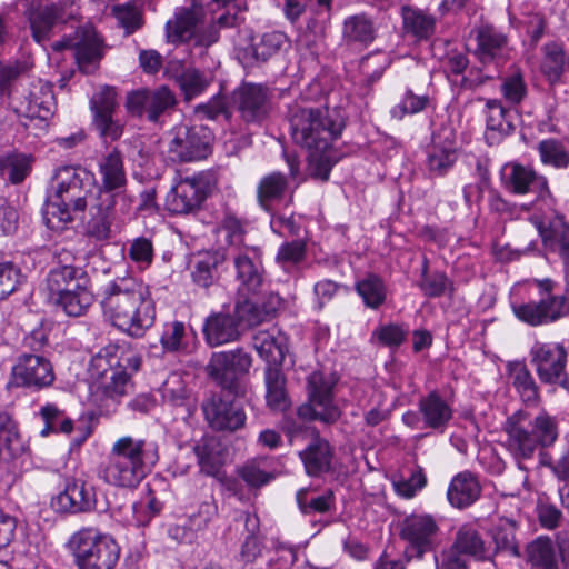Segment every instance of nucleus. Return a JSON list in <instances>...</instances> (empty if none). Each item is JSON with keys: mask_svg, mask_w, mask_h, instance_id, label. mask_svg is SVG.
<instances>
[{"mask_svg": "<svg viewBox=\"0 0 569 569\" xmlns=\"http://www.w3.org/2000/svg\"><path fill=\"white\" fill-rule=\"evenodd\" d=\"M51 48L53 51L72 49L77 63L84 73H92L102 58L101 40L91 24L78 29L74 38L53 42Z\"/></svg>", "mask_w": 569, "mask_h": 569, "instance_id": "16", "label": "nucleus"}, {"mask_svg": "<svg viewBox=\"0 0 569 569\" xmlns=\"http://www.w3.org/2000/svg\"><path fill=\"white\" fill-rule=\"evenodd\" d=\"M480 491L481 488L476 477L470 472H461L451 480L447 496L453 507L463 509L479 498Z\"/></svg>", "mask_w": 569, "mask_h": 569, "instance_id": "33", "label": "nucleus"}, {"mask_svg": "<svg viewBox=\"0 0 569 569\" xmlns=\"http://www.w3.org/2000/svg\"><path fill=\"white\" fill-rule=\"evenodd\" d=\"M269 90L254 83H242L232 93V102L247 123H261L271 108Z\"/></svg>", "mask_w": 569, "mask_h": 569, "instance_id": "19", "label": "nucleus"}, {"mask_svg": "<svg viewBox=\"0 0 569 569\" xmlns=\"http://www.w3.org/2000/svg\"><path fill=\"white\" fill-rule=\"evenodd\" d=\"M29 22L32 38L44 44L50 39L54 26L61 22V14L54 6L38 7L30 12Z\"/></svg>", "mask_w": 569, "mask_h": 569, "instance_id": "41", "label": "nucleus"}, {"mask_svg": "<svg viewBox=\"0 0 569 569\" xmlns=\"http://www.w3.org/2000/svg\"><path fill=\"white\" fill-rule=\"evenodd\" d=\"M41 416L44 421V428L40 431L46 437L51 432L70 433L73 428L71 419L63 417L59 409L53 405H47L41 409Z\"/></svg>", "mask_w": 569, "mask_h": 569, "instance_id": "54", "label": "nucleus"}, {"mask_svg": "<svg viewBox=\"0 0 569 569\" xmlns=\"http://www.w3.org/2000/svg\"><path fill=\"white\" fill-rule=\"evenodd\" d=\"M98 171L101 178L100 189L106 193L117 191L111 197L114 200V197L120 196V190L127 184V174L121 152L114 148L103 156L99 161Z\"/></svg>", "mask_w": 569, "mask_h": 569, "instance_id": "25", "label": "nucleus"}, {"mask_svg": "<svg viewBox=\"0 0 569 569\" xmlns=\"http://www.w3.org/2000/svg\"><path fill=\"white\" fill-rule=\"evenodd\" d=\"M111 323L140 338L153 325L156 307L149 287L133 277H117L103 286L100 300Z\"/></svg>", "mask_w": 569, "mask_h": 569, "instance_id": "1", "label": "nucleus"}, {"mask_svg": "<svg viewBox=\"0 0 569 569\" xmlns=\"http://www.w3.org/2000/svg\"><path fill=\"white\" fill-rule=\"evenodd\" d=\"M52 506L61 512H87L94 507L93 493L83 482L73 481L53 499Z\"/></svg>", "mask_w": 569, "mask_h": 569, "instance_id": "26", "label": "nucleus"}, {"mask_svg": "<svg viewBox=\"0 0 569 569\" xmlns=\"http://www.w3.org/2000/svg\"><path fill=\"white\" fill-rule=\"evenodd\" d=\"M199 22L198 12L181 8L176 11L173 19L166 23V36L169 42H186L196 36Z\"/></svg>", "mask_w": 569, "mask_h": 569, "instance_id": "36", "label": "nucleus"}, {"mask_svg": "<svg viewBox=\"0 0 569 569\" xmlns=\"http://www.w3.org/2000/svg\"><path fill=\"white\" fill-rule=\"evenodd\" d=\"M257 523V517H247L246 527L251 533L244 539L239 553L240 560L244 563L253 562L261 555V542L253 533Z\"/></svg>", "mask_w": 569, "mask_h": 569, "instance_id": "61", "label": "nucleus"}, {"mask_svg": "<svg viewBox=\"0 0 569 569\" xmlns=\"http://www.w3.org/2000/svg\"><path fill=\"white\" fill-rule=\"evenodd\" d=\"M287 42L288 39L283 32L271 31L260 36L257 41L252 39L249 50L256 61L264 62L278 53Z\"/></svg>", "mask_w": 569, "mask_h": 569, "instance_id": "46", "label": "nucleus"}, {"mask_svg": "<svg viewBox=\"0 0 569 569\" xmlns=\"http://www.w3.org/2000/svg\"><path fill=\"white\" fill-rule=\"evenodd\" d=\"M357 292L363 299L367 307L377 309L380 307L387 297V289L383 280L376 276L369 274L356 286Z\"/></svg>", "mask_w": 569, "mask_h": 569, "instance_id": "48", "label": "nucleus"}, {"mask_svg": "<svg viewBox=\"0 0 569 569\" xmlns=\"http://www.w3.org/2000/svg\"><path fill=\"white\" fill-rule=\"evenodd\" d=\"M527 84L521 72L515 71L502 80L501 93L509 104L521 103L527 97Z\"/></svg>", "mask_w": 569, "mask_h": 569, "instance_id": "57", "label": "nucleus"}, {"mask_svg": "<svg viewBox=\"0 0 569 569\" xmlns=\"http://www.w3.org/2000/svg\"><path fill=\"white\" fill-rule=\"evenodd\" d=\"M440 133L433 137L432 146L428 151V171L437 177L445 176L458 159L457 148L451 132Z\"/></svg>", "mask_w": 569, "mask_h": 569, "instance_id": "23", "label": "nucleus"}, {"mask_svg": "<svg viewBox=\"0 0 569 569\" xmlns=\"http://www.w3.org/2000/svg\"><path fill=\"white\" fill-rule=\"evenodd\" d=\"M251 357L243 349L213 352L206 371L222 389L237 392L239 378L251 367Z\"/></svg>", "mask_w": 569, "mask_h": 569, "instance_id": "11", "label": "nucleus"}, {"mask_svg": "<svg viewBox=\"0 0 569 569\" xmlns=\"http://www.w3.org/2000/svg\"><path fill=\"white\" fill-rule=\"evenodd\" d=\"M78 569H113L120 558V547L107 533L82 528L68 542Z\"/></svg>", "mask_w": 569, "mask_h": 569, "instance_id": "7", "label": "nucleus"}, {"mask_svg": "<svg viewBox=\"0 0 569 569\" xmlns=\"http://www.w3.org/2000/svg\"><path fill=\"white\" fill-rule=\"evenodd\" d=\"M209 193V180L203 173L180 178L166 198L170 212L188 214L198 210Z\"/></svg>", "mask_w": 569, "mask_h": 569, "instance_id": "14", "label": "nucleus"}, {"mask_svg": "<svg viewBox=\"0 0 569 569\" xmlns=\"http://www.w3.org/2000/svg\"><path fill=\"white\" fill-rule=\"evenodd\" d=\"M158 461L154 443L124 436L112 445L107 462L100 470L101 478L120 488H134L146 477L149 467Z\"/></svg>", "mask_w": 569, "mask_h": 569, "instance_id": "3", "label": "nucleus"}, {"mask_svg": "<svg viewBox=\"0 0 569 569\" xmlns=\"http://www.w3.org/2000/svg\"><path fill=\"white\" fill-rule=\"evenodd\" d=\"M529 355L531 365L541 382L566 387L568 382L567 351L562 345L537 341L531 347Z\"/></svg>", "mask_w": 569, "mask_h": 569, "instance_id": "12", "label": "nucleus"}, {"mask_svg": "<svg viewBox=\"0 0 569 569\" xmlns=\"http://www.w3.org/2000/svg\"><path fill=\"white\" fill-rule=\"evenodd\" d=\"M51 192L43 208L48 228L63 230L73 221L74 214L83 212L92 194V178L80 167H63L57 170Z\"/></svg>", "mask_w": 569, "mask_h": 569, "instance_id": "2", "label": "nucleus"}, {"mask_svg": "<svg viewBox=\"0 0 569 569\" xmlns=\"http://www.w3.org/2000/svg\"><path fill=\"white\" fill-rule=\"evenodd\" d=\"M32 158L23 153H10L0 158V177L19 184L31 171Z\"/></svg>", "mask_w": 569, "mask_h": 569, "instance_id": "44", "label": "nucleus"}, {"mask_svg": "<svg viewBox=\"0 0 569 569\" xmlns=\"http://www.w3.org/2000/svg\"><path fill=\"white\" fill-rule=\"evenodd\" d=\"M538 151L542 163L563 169L569 166V151L562 142L556 139H545L539 142Z\"/></svg>", "mask_w": 569, "mask_h": 569, "instance_id": "52", "label": "nucleus"}, {"mask_svg": "<svg viewBox=\"0 0 569 569\" xmlns=\"http://www.w3.org/2000/svg\"><path fill=\"white\" fill-rule=\"evenodd\" d=\"M512 386L527 405H536L539 400L538 386L525 362L515 361L507 366Z\"/></svg>", "mask_w": 569, "mask_h": 569, "instance_id": "39", "label": "nucleus"}, {"mask_svg": "<svg viewBox=\"0 0 569 569\" xmlns=\"http://www.w3.org/2000/svg\"><path fill=\"white\" fill-rule=\"evenodd\" d=\"M335 381L322 372H312L308 378L309 403L298 408V416L308 420H320L332 425L341 416L340 409L333 405L332 389Z\"/></svg>", "mask_w": 569, "mask_h": 569, "instance_id": "9", "label": "nucleus"}, {"mask_svg": "<svg viewBox=\"0 0 569 569\" xmlns=\"http://www.w3.org/2000/svg\"><path fill=\"white\" fill-rule=\"evenodd\" d=\"M438 530V525L430 515L412 513L407 516L400 523V538L408 543L405 550L407 560L412 557L421 558L423 553L431 551Z\"/></svg>", "mask_w": 569, "mask_h": 569, "instance_id": "13", "label": "nucleus"}, {"mask_svg": "<svg viewBox=\"0 0 569 569\" xmlns=\"http://www.w3.org/2000/svg\"><path fill=\"white\" fill-rule=\"evenodd\" d=\"M169 137L168 151L180 162L202 160L211 152L213 137L204 126L180 123L172 128Z\"/></svg>", "mask_w": 569, "mask_h": 569, "instance_id": "8", "label": "nucleus"}, {"mask_svg": "<svg viewBox=\"0 0 569 569\" xmlns=\"http://www.w3.org/2000/svg\"><path fill=\"white\" fill-rule=\"evenodd\" d=\"M408 330L400 325L389 323L377 328L372 337L387 347H399L406 339Z\"/></svg>", "mask_w": 569, "mask_h": 569, "instance_id": "63", "label": "nucleus"}, {"mask_svg": "<svg viewBox=\"0 0 569 569\" xmlns=\"http://www.w3.org/2000/svg\"><path fill=\"white\" fill-rule=\"evenodd\" d=\"M527 560L536 569H558L557 555L549 538L539 537L527 546Z\"/></svg>", "mask_w": 569, "mask_h": 569, "instance_id": "43", "label": "nucleus"}, {"mask_svg": "<svg viewBox=\"0 0 569 569\" xmlns=\"http://www.w3.org/2000/svg\"><path fill=\"white\" fill-rule=\"evenodd\" d=\"M403 28L418 39L429 38L435 30V19L420 10L403 7L401 11Z\"/></svg>", "mask_w": 569, "mask_h": 569, "instance_id": "47", "label": "nucleus"}, {"mask_svg": "<svg viewBox=\"0 0 569 569\" xmlns=\"http://www.w3.org/2000/svg\"><path fill=\"white\" fill-rule=\"evenodd\" d=\"M204 419L216 431L236 432L246 425L247 415L243 408L221 393H210L201 403Z\"/></svg>", "mask_w": 569, "mask_h": 569, "instance_id": "15", "label": "nucleus"}, {"mask_svg": "<svg viewBox=\"0 0 569 569\" xmlns=\"http://www.w3.org/2000/svg\"><path fill=\"white\" fill-rule=\"evenodd\" d=\"M533 223L541 237L543 246L557 252L566 269L569 270V224L560 218L551 220L535 219Z\"/></svg>", "mask_w": 569, "mask_h": 569, "instance_id": "22", "label": "nucleus"}, {"mask_svg": "<svg viewBox=\"0 0 569 569\" xmlns=\"http://www.w3.org/2000/svg\"><path fill=\"white\" fill-rule=\"evenodd\" d=\"M162 399L176 407L184 406L188 400V391L182 378L178 373H171L160 388Z\"/></svg>", "mask_w": 569, "mask_h": 569, "instance_id": "56", "label": "nucleus"}, {"mask_svg": "<svg viewBox=\"0 0 569 569\" xmlns=\"http://www.w3.org/2000/svg\"><path fill=\"white\" fill-rule=\"evenodd\" d=\"M113 204L114 200L112 198H102L99 203L90 208L89 219L84 224L87 236L97 241L110 238L111 224L114 219Z\"/></svg>", "mask_w": 569, "mask_h": 569, "instance_id": "27", "label": "nucleus"}, {"mask_svg": "<svg viewBox=\"0 0 569 569\" xmlns=\"http://www.w3.org/2000/svg\"><path fill=\"white\" fill-rule=\"evenodd\" d=\"M306 258V243L302 240H292L280 246L276 261L286 271H291Z\"/></svg>", "mask_w": 569, "mask_h": 569, "instance_id": "53", "label": "nucleus"}, {"mask_svg": "<svg viewBox=\"0 0 569 569\" xmlns=\"http://www.w3.org/2000/svg\"><path fill=\"white\" fill-rule=\"evenodd\" d=\"M112 13L126 34L136 32L143 24L142 7L136 1L112 7Z\"/></svg>", "mask_w": 569, "mask_h": 569, "instance_id": "49", "label": "nucleus"}, {"mask_svg": "<svg viewBox=\"0 0 569 569\" xmlns=\"http://www.w3.org/2000/svg\"><path fill=\"white\" fill-rule=\"evenodd\" d=\"M293 142L307 150L327 151L345 128V119L337 110L293 104L288 111Z\"/></svg>", "mask_w": 569, "mask_h": 569, "instance_id": "4", "label": "nucleus"}, {"mask_svg": "<svg viewBox=\"0 0 569 569\" xmlns=\"http://www.w3.org/2000/svg\"><path fill=\"white\" fill-rule=\"evenodd\" d=\"M393 489L402 498L410 499L427 485V478L421 467H416L408 478H399L392 481Z\"/></svg>", "mask_w": 569, "mask_h": 569, "instance_id": "55", "label": "nucleus"}, {"mask_svg": "<svg viewBox=\"0 0 569 569\" xmlns=\"http://www.w3.org/2000/svg\"><path fill=\"white\" fill-rule=\"evenodd\" d=\"M287 188L288 181L280 172H272L263 177L257 188L259 204L266 211H271L272 203L283 198Z\"/></svg>", "mask_w": 569, "mask_h": 569, "instance_id": "42", "label": "nucleus"}, {"mask_svg": "<svg viewBox=\"0 0 569 569\" xmlns=\"http://www.w3.org/2000/svg\"><path fill=\"white\" fill-rule=\"evenodd\" d=\"M264 383L268 407L274 411H284L289 407V399L286 390V378L279 366H267Z\"/></svg>", "mask_w": 569, "mask_h": 569, "instance_id": "37", "label": "nucleus"}, {"mask_svg": "<svg viewBox=\"0 0 569 569\" xmlns=\"http://www.w3.org/2000/svg\"><path fill=\"white\" fill-rule=\"evenodd\" d=\"M477 47L475 56L481 63H490L503 56L507 47V36L490 24H483L472 31Z\"/></svg>", "mask_w": 569, "mask_h": 569, "instance_id": "24", "label": "nucleus"}, {"mask_svg": "<svg viewBox=\"0 0 569 569\" xmlns=\"http://www.w3.org/2000/svg\"><path fill=\"white\" fill-rule=\"evenodd\" d=\"M116 97L117 93L111 87H103L96 92L90 100L93 119L113 114L117 107Z\"/></svg>", "mask_w": 569, "mask_h": 569, "instance_id": "59", "label": "nucleus"}, {"mask_svg": "<svg viewBox=\"0 0 569 569\" xmlns=\"http://www.w3.org/2000/svg\"><path fill=\"white\" fill-rule=\"evenodd\" d=\"M507 448L517 459H530L539 447H549L558 438V426L553 417L540 412L533 421L518 411L506 422Z\"/></svg>", "mask_w": 569, "mask_h": 569, "instance_id": "5", "label": "nucleus"}, {"mask_svg": "<svg viewBox=\"0 0 569 569\" xmlns=\"http://www.w3.org/2000/svg\"><path fill=\"white\" fill-rule=\"evenodd\" d=\"M451 551L460 557L466 555L478 561L491 560L493 551L487 547L481 535L470 526H462L457 535Z\"/></svg>", "mask_w": 569, "mask_h": 569, "instance_id": "29", "label": "nucleus"}, {"mask_svg": "<svg viewBox=\"0 0 569 569\" xmlns=\"http://www.w3.org/2000/svg\"><path fill=\"white\" fill-rule=\"evenodd\" d=\"M203 333L210 347L237 341L241 335L240 320L237 313H212L204 321Z\"/></svg>", "mask_w": 569, "mask_h": 569, "instance_id": "21", "label": "nucleus"}, {"mask_svg": "<svg viewBox=\"0 0 569 569\" xmlns=\"http://www.w3.org/2000/svg\"><path fill=\"white\" fill-rule=\"evenodd\" d=\"M236 278L240 282L239 289L257 295L263 287V267L253 249L238 250L232 256Z\"/></svg>", "mask_w": 569, "mask_h": 569, "instance_id": "20", "label": "nucleus"}, {"mask_svg": "<svg viewBox=\"0 0 569 569\" xmlns=\"http://www.w3.org/2000/svg\"><path fill=\"white\" fill-rule=\"evenodd\" d=\"M296 499L303 515L325 513L333 505L332 492L328 491L321 496H313L308 488L298 490Z\"/></svg>", "mask_w": 569, "mask_h": 569, "instance_id": "51", "label": "nucleus"}, {"mask_svg": "<svg viewBox=\"0 0 569 569\" xmlns=\"http://www.w3.org/2000/svg\"><path fill=\"white\" fill-rule=\"evenodd\" d=\"M505 176L506 187L513 193L525 194L532 191L548 192L547 180L521 164H510Z\"/></svg>", "mask_w": 569, "mask_h": 569, "instance_id": "32", "label": "nucleus"}, {"mask_svg": "<svg viewBox=\"0 0 569 569\" xmlns=\"http://www.w3.org/2000/svg\"><path fill=\"white\" fill-rule=\"evenodd\" d=\"M176 104V94L167 86L141 89L131 92L127 98L129 112L138 117L146 114L151 122H158L160 117L172 110Z\"/></svg>", "mask_w": 569, "mask_h": 569, "instance_id": "17", "label": "nucleus"}, {"mask_svg": "<svg viewBox=\"0 0 569 569\" xmlns=\"http://www.w3.org/2000/svg\"><path fill=\"white\" fill-rule=\"evenodd\" d=\"M136 371L139 361L134 358L119 355V349L109 346L94 355L90 361L89 375L96 392L110 399L123 396L130 385V375L126 371L128 367Z\"/></svg>", "mask_w": 569, "mask_h": 569, "instance_id": "6", "label": "nucleus"}, {"mask_svg": "<svg viewBox=\"0 0 569 569\" xmlns=\"http://www.w3.org/2000/svg\"><path fill=\"white\" fill-rule=\"evenodd\" d=\"M419 411L425 425L435 430H443L452 418L451 408L437 391L419 400Z\"/></svg>", "mask_w": 569, "mask_h": 569, "instance_id": "31", "label": "nucleus"}, {"mask_svg": "<svg viewBox=\"0 0 569 569\" xmlns=\"http://www.w3.org/2000/svg\"><path fill=\"white\" fill-rule=\"evenodd\" d=\"M200 469L207 476H218L227 459V449L222 442L214 438H203L194 446Z\"/></svg>", "mask_w": 569, "mask_h": 569, "instance_id": "28", "label": "nucleus"}, {"mask_svg": "<svg viewBox=\"0 0 569 569\" xmlns=\"http://www.w3.org/2000/svg\"><path fill=\"white\" fill-rule=\"evenodd\" d=\"M90 284L76 286L74 289L50 300L52 305L60 308L67 316L81 317L93 302V295Z\"/></svg>", "mask_w": 569, "mask_h": 569, "instance_id": "38", "label": "nucleus"}, {"mask_svg": "<svg viewBox=\"0 0 569 569\" xmlns=\"http://www.w3.org/2000/svg\"><path fill=\"white\" fill-rule=\"evenodd\" d=\"M53 258L57 266L48 272L43 287L49 301L74 289L78 284H90L86 270L73 264L76 256L71 250L57 249Z\"/></svg>", "mask_w": 569, "mask_h": 569, "instance_id": "10", "label": "nucleus"}, {"mask_svg": "<svg viewBox=\"0 0 569 569\" xmlns=\"http://www.w3.org/2000/svg\"><path fill=\"white\" fill-rule=\"evenodd\" d=\"M252 343L259 356L263 358L268 365L278 366L283 361L286 338L276 333V330L258 331L252 338Z\"/></svg>", "mask_w": 569, "mask_h": 569, "instance_id": "35", "label": "nucleus"}, {"mask_svg": "<svg viewBox=\"0 0 569 569\" xmlns=\"http://www.w3.org/2000/svg\"><path fill=\"white\" fill-rule=\"evenodd\" d=\"M376 28L371 18L365 13L353 14L345 19L342 39L347 43L368 46L375 40Z\"/></svg>", "mask_w": 569, "mask_h": 569, "instance_id": "40", "label": "nucleus"}, {"mask_svg": "<svg viewBox=\"0 0 569 569\" xmlns=\"http://www.w3.org/2000/svg\"><path fill=\"white\" fill-rule=\"evenodd\" d=\"M11 383L16 387L42 389L54 381L51 362L39 353H21L12 367Z\"/></svg>", "mask_w": 569, "mask_h": 569, "instance_id": "18", "label": "nucleus"}, {"mask_svg": "<svg viewBox=\"0 0 569 569\" xmlns=\"http://www.w3.org/2000/svg\"><path fill=\"white\" fill-rule=\"evenodd\" d=\"M224 250L204 251L197 254L191 272L192 280L202 288H209L219 279V267L224 263Z\"/></svg>", "mask_w": 569, "mask_h": 569, "instance_id": "30", "label": "nucleus"}, {"mask_svg": "<svg viewBox=\"0 0 569 569\" xmlns=\"http://www.w3.org/2000/svg\"><path fill=\"white\" fill-rule=\"evenodd\" d=\"M177 81L184 94V98L190 100L193 97L201 94L208 88L211 82V78L198 69L187 68L177 78Z\"/></svg>", "mask_w": 569, "mask_h": 569, "instance_id": "50", "label": "nucleus"}, {"mask_svg": "<svg viewBox=\"0 0 569 569\" xmlns=\"http://www.w3.org/2000/svg\"><path fill=\"white\" fill-rule=\"evenodd\" d=\"M565 52L557 43H548L545 46V59L542 70L551 81H557L563 72Z\"/></svg>", "mask_w": 569, "mask_h": 569, "instance_id": "58", "label": "nucleus"}, {"mask_svg": "<svg viewBox=\"0 0 569 569\" xmlns=\"http://www.w3.org/2000/svg\"><path fill=\"white\" fill-rule=\"evenodd\" d=\"M545 321H553L569 312L568 296H549L540 301Z\"/></svg>", "mask_w": 569, "mask_h": 569, "instance_id": "64", "label": "nucleus"}, {"mask_svg": "<svg viewBox=\"0 0 569 569\" xmlns=\"http://www.w3.org/2000/svg\"><path fill=\"white\" fill-rule=\"evenodd\" d=\"M239 476L250 487H261L274 479V475L264 470L259 461H252L241 467Z\"/></svg>", "mask_w": 569, "mask_h": 569, "instance_id": "62", "label": "nucleus"}, {"mask_svg": "<svg viewBox=\"0 0 569 569\" xmlns=\"http://www.w3.org/2000/svg\"><path fill=\"white\" fill-rule=\"evenodd\" d=\"M306 472L311 477H318L331 469L332 449L325 439H315L300 452Z\"/></svg>", "mask_w": 569, "mask_h": 569, "instance_id": "34", "label": "nucleus"}, {"mask_svg": "<svg viewBox=\"0 0 569 569\" xmlns=\"http://www.w3.org/2000/svg\"><path fill=\"white\" fill-rule=\"evenodd\" d=\"M492 540L495 548H491L493 556L498 552H505L512 557H520V550L516 540V525L509 519L500 520L492 530Z\"/></svg>", "mask_w": 569, "mask_h": 569, "instance_id": "45", "label": "nucleus"}, {"mask_svg": "<svg viewBox=\"0 0 569 569\" xmlns=\"http://www.w3.org/2000/svg\"><path fill=\"white\" fill-rule=\"evenodd\" d=\"M420 289L425 296L433 298L440 297L446 291L452 293L453 286L449 278L443 272H432L429 276L422 278L419 282Z\"/></svg>", "mask_w": 569, "mask_h": 569, "instance_id": "60", "label": "nucleus"}]
</instances>
